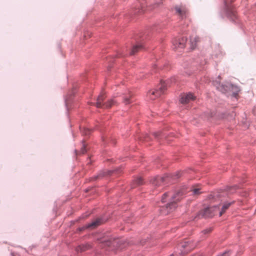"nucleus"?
I'll return each instance as SVG.
<instances>
[{"label": "nucleus", "instance_id": "39448f33", "mask_svg": "<svg viewBox=\"0 0 256 256\" xmlns=\"http://www.w3.org/2000/svg\"><path fill=\"white\" fill-rule=\"evenodd\" d=\"M186 38L185 37L176 38L172 41L173 48L176 50L183 49L186 44Z\"/></svg>", "mask_w": 256, "mask_h": 256}, {"label": "nucleus", "instance_id": "4be33fe9", "mask_svg": "<svg viewBox=\"0 0 256 256\" xmlns=\"http://www.w3.org/2000/svg\"><path fill=\"white\" fill-rule=\"evenodd\" d=\"M86 134H88L90 133V130L88 129L86 130Z\"/></svg>", "mask_w": 256, "mask_h": 256}, {"label": "nucleus", "instance_id": "4468645a", "mask_svg": "<svg viewBox=\"0 0 256 256\" xmlns=\"http://www.w3.org/2000/svg\"><path fill=\"white\" fill-rule=\"evenodd\" d=\"M90 246H91L90 244H83V245L78 246L76 248V250L78 252H82L85 251V250L89 249L90 248Z\"/></svg>", "mask_w": 256, "mask_h": 256}, {"label": "nucleus", "instance_id": "412c9836", "mask_svg": "<svg viewBox=\"0 0 256 256\" xmlns=\"http://www.w3.org/2000/svg\"><path fill=\"white\" fill-rule=\"evenodd\" d=\"M212 230L210 228H208V229L204 230L202 231V232L204 234H206L210 232Z\"/></svg>", "mask_w": 256, "mask_h": 256}, {"label": "nucleus", "instance_id": "0eeeda50", "mask_svg": "<svg viewBox=\"0 0 256 256\" xmlns=\"http://www.w3.org/2000/svg\"><path fill=\"white\" fill-rule=\"evenodd\" d=\"M196 97L192 93L184 94L180 98V102L182 104H186L192 100H194Z\"/></svg>", "mask_w": 256, "mask_h": 256}, {"label": "nucleus", "instance_id": "f257e3e1", "mask_svg": "<svg viewBox=\"0 0 256 256\" xmlns=\"http://www.w3.org/2000/svg\"><path fill=\"white\" fill-rule=\"evenodd\" d=\"M196 246V244L192 240H185L178 244L179 248H182V254H186L188 252L192 250Z\"/></svg>", "mask_w": 256, "mask_h": 256}, {"label": "nucleus", "instance_id": "f8f14e48", "mask_svg": "<svg viewBox=\"0 0 256 256\" xmlns=\"http://www.w3.org/2000/svg\"><path fill=\"white\" fill-rule=\"evenodd\" d=\"M142 49V46L140 44H136L133 46L130 54L131 55L135 54L136 52Z\"/></svg>", "mask_w": 256, "mask_h": 256}, {"label": "nucleus", "instance_id": "20e7f679", "mask_svg": "<svg viewBox=\"0 0 256 256\" xmlns=\"http://www.w3.org/2000/svg\"><path fill=\"white\" fill-rule=\"evenodd\" d=\"M218 209L219 208L218 206H213L206 208L200 212L198 216H201L204 218L212 217Z\"/></svg>", "mask_w": 256, "mask_h": 256}, {"label": "nucleus", "instance_id": "a211bd4d", "mask_svg": "<svg viewBox=\"0 0 256 256\" xmlns=\"http://www.w3.org/2000/svg\"><path fill=\"white\" fill-rule=\"evenodd\" d=\"M170 194V192H166L163 194L162 198V202H166V198L169 196Z\"/></svg>", "mask_w": 256, "mask_h": 256}, {"label": "nucleus", "instance_id": "423d86ee", "mask_svg": "<svg viewBox=\"0 0 256 256\" xmlns=\"http://www.w3.org/2000/svg\"><path fill=\"white\" fill-rule=\"evenodd\" d=\"M176 14L182 19L186 18L188 14V10L184 6L179 5L175 7Z\"/></svg>", "mask_w": 256, "mask_h": 256}, {"label": "nucleus", "instance_id": "ddd939ff", "mask_svg": "<svg viewBox=\"0 0 256 256\" xmlns=\"http://www.w3.org/2000/svg\"><path fill=\"white\" fill-rule=\"evenodd\" d=\"M200 42V38L196 36L194 37H192L190 38L191 47L192 49H194L196 46V44Z\"/></svg>", "mask_w": 256, "mask_h": 256}, {"label": "nucleus", "instance_id": "2eb2a0df", "mask_svg": "<svg viewBox=\"0 0 256 256\" xmlns=\"http://www.w3.org/2000/svg\"><path fill=\"white\" fill-rule=\"evenodd\" d=\"M231 204L232 203H226L223 205L221 211L220 212V216H222V214L226 211V210L228 209Z\"/></svg>", "mask_w": 256, "mask_h": 256}, {"label": "nucleus", "instance_id": "1a4fd4ad", "mask_svg": "<svg viewBox=\"0 0 256 256\" xmlns=\"http://www.w3.org/2000/svg\"><path fill=\"white\" fill-rule=\"evenodd\" d=\"M104 222L103 220L101 218H97L94 220L91 223L87 224L86 226V228H91L94 229L100 225L102 224Z\"/></svg>", "mask_w": 256, "mask_h": 256}, {"label": "nucleus", "instance_id": "9b49d317", "mask_svg": "<svg viewBox=\"0 0 256 256\" xmlns=\"http://www.w3.org/2000/svg\"><path fill=\"white\" fill-rule=\"evenodd\" d=\"M132 97V94L130 93V92H128V94H124L123 96V102L126 104H128L131 102V98Z\"/></svg>", "mask_w": 256, "mask_h": 256}, {"label": "nucleus", "instance_id": "9d476101", "mask_svg": "<svg viewBox=\"0 0 256 256\" xmlns=\"http://www.w3.org/2000/svg\"><path fill=\"white\" fill-rule=\"evenodd\" d=\"M121 242H122L121 240L116 239V240H110L106 241L105 242L104 244H106V246H107L109 247H110L112 246L114 247H115V246L120 247V244H121Z\"/></svg>", "mask_w": 256, "mask_h": 256}, {"label": "nucleus", "instance_id": "f03ea898", "mask_svg": "<svg viewBox=\"0 0 256 256\" xmlns=\"http://www.w3.org/2000/svg\"><path fill=\"white\" fill-rule=\"evenodd\" d=\"M167 84L164 81H161L158 90H150L148 94V96L152 100L160 96L166 90Z\"/></svg>", "mask_w": 256, "mask_h": 256}, {"label": "nucleus", "instance_id": "6e6552de", "mask_svg": "<svg viewBox=\"0 0 256 256\" xmlns=\"http://www.w3.org/2000/svg\"><path fill=\"white\" fill-rule=\"evenodd\" d=\"M179 195V193L177 194L176 196H172V202L168 204L166 206V208L168 210L167 212H164L166 214H168L171 210H174L176 207V202L179 200V198H176V196Z\"/></svg>", "mask_w": 256, "mask_h": 256}, {"label": "nucleus", "instance_id": "5701e85b", "mask_svg": "<svg viewBox=\"0 0 256 256\" xmlns=\"http://www.w3.org/2000/svg\"><path fill=\"white\" fill-rule=\"evenodd\" d=\"M230 252V251L226 252H225L224 254H232V253H231V252Z\"/></svg>", "mask_w": 256, "mask_h": 256}, {"label": "nucleus", "instance_id": "f3484780", "mask_svg": "<svg viewBox=\"0 0 256 256\" xmlns=\"http://www.w3.org/2000/svg\"><path fill=\"white\" fill-rule=\"evenodd\" d=\"M200 188H194L192 191L194 194H198L200 193Z\"/></svg>", "mask_w": 256, "mask_h": 256}, {"label": "nucleus", "instance_id": "6ab92c4d", "mask_svg": "<svg viewBox=\"0 0 256 256\" xmlns=\"http://www.w3.org/2000/svg\"><path fill=\"white\" fill-rule=\"evenodd\" d=\"M86 144H84L82 145V148L81 150H80V153H82V154H84L86 152Z\"/></svg>", "mask_w": 256, "mask_h": 256}, {"label": "nucleus", "instance_id": "aec40b11", "mask_svg": "<svg viewBox=\"0 0 256 256\" xmlns=\"http://www.w3.org/2000/svg\"><path fill=\"white\" fill-rule=\"evenodd\" d=\"M142 178H138L136 180V183L138 185H140V184H142Z\"/></svg>", "mask_w": 256, "mask_h": 256}, {"label": "nucleus", "instance_id": "dca6fc26", "mask_svg": "<svg viewBox=\"0 0 256 256\" xmlns=\"http://www.w3.org/2000/svg\"><path fill=\"white\" fill-rule=\"evenodd\" d=\"M164 180V178L158 176L154 180L153 184H155V185H157V183L158 182H162Z\"/></svg>", "mask_w": 256, "mask_h": 256}, {"label": "nucleus", "instance_id": "7ed1b4c3", "mask_svg": "<svg viewBox=\"0 0 256 256\" xmlns=\"http://www.w3.org/2000/svg\"><path fill=\"white\" fill-rule=\"evenodd\" d=\"M106 98V96L104 93H102L97 98V102L96 106L98 108H110L115 104V102L113 100H110L104 103L103 102Z\"/></svg>", "mask_w": 256, "mask_h": 256}]
</instances>
